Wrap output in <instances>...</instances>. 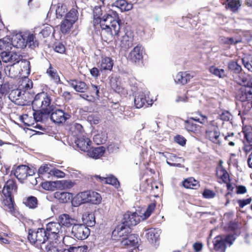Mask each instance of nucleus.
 Masks as SVG:
<instances>
[{"label": "nucleus", "instance_id": "obj_41", "mask_svg": "<svg viewBox=\"0 0 252 252\" xmlns=\"http://www.w3.org/2000/svg\"><path fill=\"white\" fill-rule=\"evenodd\" d=\"M113 65V62L109 57H105L102 59L100 63V68L102 70H111Z\"/></svg>", "mask_w": 252, "mask_h": 252}, {"label": "nucleus", "instance_id": "obj_44", "mask_svg": "<svg viewBox=\"0 0 252 252\" xmlns=\"http://www.w3.org/2000/svg\"><path fill=\"white\" fill-rule=\"evenodd\" d=\"M107 135L105 132H101L94 135V141L97 145L103 144L107 141Z\"/></svg>", "mask_w": 252, "mask_h": 252}, {"label": "nucleus", "instance_id": "obj_11", "mask_svg": "<svg viewBox=\"0 0 252 252\" xmlns=\"http://www.w3.org/2000/svg\"><path fill=\"white\" fill-rule=\"evenodd\" d=\"M130 226H127L123 223L118 225L112 232V236L115 239L119 240L118 237L122 238L126 237L130 233Z\"/></svg>", "mask_w": 252, "mask_h": 252}, {"label": "nucleus", "instance_id": "obj_62", "mask_svg": "<svg viewBox=\"0 0 252 252\" xmlns=\"http://www.w3.org/2000/svg\"><path fill=\"white\" fill-rule=\"evenodd\" d=\"M54 50L55 52L63 54L65 51V49L64 46L61 43H58L55 45Z\"/></svg>", "mask_w": 252, "mask_h": 252}, {"label": "nucleus", "instance_id": "obj_55", "mask_svg": "<svg viewBox=\"0 0 252 252\" xmlns=\"http://www.w3.org/2000/svg\"><path fill=\"white\" fill-rule=\"evenodd\" d=\"M240 6L241 4L239 0H231L228 1L226 7L228 9H230L233 11H235Z\"/></svg>", "mask_w": 252, "mask_h": 252}, {"label": "nucleus", "instance_id": "obj_18", "mask_svg": "<svg viewBox=\"0 0 252 252\" xmlns=\"http://www.w3.org/2000/svg\"><path fill=\"white\" fill-rule=\"evenodd\" d=\"M75 143L81 151L87 152L90 148L91 141L88 138L84 136L77 137L75 140Z\"/></svg>", "mask_w": 252, "mask_h": 252}, {"label": "nucleus", "instance_id": "obj_45", "mask_svg": "<svg viewBox=\"0 0 252 252\" xmlns=\"http://www.w3.org/2000/svg\"><path fill=\"white\" fill-rule=\"evenodd\" d=\"M192 117L190 118L189 119L186 121V128L189 131L195 132L199 130L200 126L194 124L193 121Z\"/></svg>", "mask_w": 252, "mask_h": 252}, {"label": "nucleus", "instance_id": "obj_58", "mask_svg": "<svg viewBox=\"0 0 252 252\" xmlns=\"http://www.w3.org/2000/svg\"><path fill=\"white\" fill-rule=\"evenodd\" d=\"M60 184L64 189H69L73 187L75 184L71 180H62L60 181Z\"/></svg>", "mask_w": 252, "mask_h": 252}, {"label": "nucleus", "instance_id": "obj_4", "mask_svg": "<svg viewBox=\"0 0 252 252\" xmlns=\"http://www.w3.org/2000/svg\"><path fill=\"white\" fill-rule=\"evenodd\" d=\"M240 84L242 87L237 94V99L242 102L252 100V80L243 78Z\"/></svg>", "mask_w": 252, "mask_h": 252}, {"label": "nucleus", "instance_id": "obj_36", "mask_svg": "<svg viewBox=\"0 0 252 252\" xmlns=\"http://www.w3.org/2000/svg\"><path fill=\"white\" fill-rule=\"evenodd\" d=\"M38 200L33 196H30L26 197L23 201L24 204L30 209H35L38 205Z\"/></svg>", "mask_w": 252, "mask_h": 252}, {"label": "nucleus", "instance_id": "obj_23", "mask_svg": "<svg viewBox=\"0 0 252 252\" xmlns=\"http://www.w3.org/2000/svg\"><path fill=\"white\" fill-rule=\"evenodd\" d=\"M213 244L214 249L215 251L220 252H225L226 246L223 240L222 236L218 235L216 236L213 241Z\"/></svg>", "mask_w": 252, "mask_h": 252}, {"label": "nucleus", "instance_id": "obj_17", "mask_svg": "<svg viewBox=\"0 0 252 252\" xmlns=\"http://www.w3.org/2000/svg\"><path fill=\"white\" fill-rule=\"evenodd\" d=\"M207 138L214 143L220 145V132L217 127H214L212 130L208 129L206 131Z\"/></svg>", "mask_w": 252, "mask_h": 252}, {"label": "nucleus", "instance_id": "obj_31", "mask_svg": "<svg viewBox=\"0 0 252 252\" xmlns=\"http://www.w3.org/2000/svg\"><path fill=\"white\" fill-rule=\"evenodd\" d=\"M180 160L184 161V159L182 158L177 157L174 154H170L169 157L167 158L166 163L171 166L182 167V166L181 163H176L180 161Z\"/></svg>", "mask_w": 252, "mask_h": 252}, {"label": "nucleus", "instance_id": "obj_50", "mask_svg": "<svg viewBox=\"0 0 252 252\" xmlns=\"http://www.w3.org/2000/svg\"><path fill=\"white\" fill-rule=\"evenodd\" d=\"M209 70L211 73L219 78H222L226 76L225 71L223 69H220L213 66L210 68Z\"/></svg>", "mask_w": 252, "mask_h": 252}, {"label": "nucleus", "instance_id": "obj_53", "mask_svg": "<svg viewBox=\"0 0 252 252\" xmlns=\"http://www.w3.org/2000/svg\"><path fill=\"white\" fill-rule=\"evenodd\" d=\"M11 39L8 37L0 39V50L6 49L10 48Z\"/></svg>", "mask_w": 252, "mask_h": 252}, {"label": "nucleus", "instance_id": "obj_63", "mask_svg": "<svg viewBox=\"0 0 252 252\" xmlns=\"http://www.w3.org/2000/svg\"><path fill=\"white\" fill-rule=\"evenodd\" d=\"M203 195L205 198H213L215 196L216 193L213 190L205 189L203 191Z\"/></svg>", "mask_w": 252, "mask_h": 252}, {"label": "nucleus", "instance_id": "obj_24", "mask_svg": "<svg viewBox=\"0 0 252 252\" xmlns=\"http://www.w3.org/2000/svg\"><path fill=\"white\" fill-rule=\"evenodd\" d=\"M25 37L26 46L28 45L30 48L32 49L38 46V41L37 40L35 34L30 32H25Z\"/></svg>", "mask_w": 252, "mask_h": 252}, {"label": "nucleus", "instance_id": "obj_48", "mask_svg": "<svg viewBox=\"0 0 252 252\" xmlns=\"http://www.w3.org/2000/svg\"><path fill=\"white\" fill-rule=\"evenodd\" d=\"M89 198V202L94 204H99L101 201V197L98 193L91 190H90Z\"/></svg>", "mask_w": 252, "mask_h": 252}, {"label": "nucleus", "instance_id": "obj_2", "mask_svg": "<svg viewBox=\"0 0 252 252\" xmlns=\"http://www.w3.org/2000/svg\"><path fill=\"white\" fill-rule=\"evenodd\" d=\"M48 239L47 231L43 228L29 230L28 239L32 245L40 250L44 247Z\"/></svg>", "mask_w": 252, "mask_h": 252}, {"label": "nucleus", "instance_id": "obj_49", "mask_svg": "<svg viewBox=\"0 0 252 252\" xmlns=\"http://www.w3.org/2000/svg\"><path fill=\"white\" fill-rule=\"evenodd\" d=\"M65 19L74 23L78 19V11L75 8H72L66 14Z\"/></svg>", "mask_w": 252, "mask_h": 252}, {"label": "nucleus", "instance_id": "obj_27", "mask_svg": "<svg viewBox=\"0 0 252 252\" xmlns=\"http://www.w3.org/2000/svg\"><path fill=\"white\" fill-rule=\"evenodd\" d=\"M68 83L77 92L84 93L88 89V86L84 82L74 80H70Z\"/></svg>", "mask_w": 252, "mask_h": 252}, {"label": "nucleus", "instance_id": "obj_30", "mask_svg": "<svg viewBox=\"0 0 252 252\" xmlns=\"http://www.w3.org/2000/svg\"><path fill=\"white\" fill-rule=\"evenodd\" d=\"M106 7L104 6V5L99 6H95L93 9V16H94V20L93 22L94 25L98 24L99 23V20L102 18L101 16L102 15V8L104 9L105 11V9Z\"/></svg>", "mask_w": 252, "mask_h": 252}, {"label": "nucleus", "instance_id": "obj_6", "mask_svg": "<svg viewBox=\"0 0 252 252\" xmlns=\"http://www.w3.org/2000/svg\"><path fill=\"white\" fill-rule=\"evenodd\" d=\"M71 234L78 240H85L90 235V230L85 224L76 222L72 227Z\"/></svg>", "mask_w": 252, "mask_h": 252}, {"label": "nucleus", "instance_id": "obj_52", "mask_svg": "<svg viewBox=\"0 0 252 252\" xmlns=\"http://www.w3.org/2000/svg\"><path fill=\"white\" fill-rule=\"evenodd\" d=\"M71 129L74 133V136L78 137L79 134H81L83 131V128L80 124L74 123L72 125Z\"/></svg>", "mask_w": 252, "mask_h": 252}, {"label": "nucleus", "instance_id": "obj_1", "mask_svg": "<svg viewBox=\"0 0 252 252\" xmlns=\"http://www.w3.org/2000/svg\"><path fill=\"white\" fill-rule=\"evenodd\" d=\"M121 20L118 14L109 8L105 9V13L99 20L101 29L100 35L103 40L110 42L119 36L121 29Z\"/></svg>", "mask_w": 252, "mask_h": 252}, {"label": "nucleus", "instance_id": "obj_15", "mask_svg": "<svg viewBox=\"0 0 252 252\" xmlns=\"http://www.w3.org/2000/svg\"><path fill=\"white\" fill-rule=\"evenodd\" d=\"M58 221L61 225L69 228L73 226L77 222V220L67 214H63L59 216Z\"/></svg>", "mask_w": 252, "mask_h": 252}, {"label": "nucleus", "instance_id": "obj_5", "mask_svg": "<svg viewBox=\"0 0 252 252\" xmlns=\"http://www.w3.org/2000/svg\"><path fill=\"white\" fill-rule=\"evenodd\" d=\"M0 55L3 62L9 63L11 64L10 68L7 67V68L5 69L6 73L7 74L6 71L8 70L9 72L8 76L11 78L15 77V75L11 73V71L14 69L13 65L17 63H19L21 61V56L15 52L5 51L1 52Z\"/></svg>", "mask_w": 252, "mask_h": 252}, {"label": "nucleus", "instance_id": "obj_7", "mask_svg": "<svg viewBox=\"0 0 252 252\" xmlns=\"http://www.w3.org/2000/svg\"><path fill=\"white\" fill-rule=\"evenodd\" d=\"M34 169L28 166L21 165L16 168L14 175L20 182L23 183L24 180L28 179L29 176L34 175Z\"/></svg>", "mask_w": 252, "mask_h": 252}, {"label": "nucleus", "instance_id": "obj_26", "mask_svg": "<svg viewBox=\"0 0 252 252\" xmlns=\"http://www.w3.org/2000/svg\"><path fill=\"white\" fill-rule=\"evenodd\" d=\"M112 6L119 8L121 11H126L131 10L133 5L126 0H117L112 4Z\"/></svg>", "mask_w": 252, "mask_h": 252}, {"label": "nucleus", "instance_id": "obj_37", "mask_svg": "<svg viewBox=\"0 0 252 252\" xmlns=\"http://www.w3.org/2000/svg\"><path fill=\"white\" fill-rule=\"evenodd\" d=\"M183 186L187 189H196L199 187V182L193 178L190 177L183 182Z\"/></svg>", "mask_w": 252, "mask_h": 252}, {"label": "nucleus", "instance_id": "obj_29", "mask_svg": "<svg viewBox=\"0 0 252 252\" xmlns=\"http://www.w3.org/2000/svg\"><path fill=\"white\" fill-rule=\"evenodd\" d=\"M55 197L61 203H65L70 201L72 198V194L66 192H56Z\"/></svg>", "mask_w": 252, "mask_h": 252}, {"label": "nucleus", "instance_id": "obj_19", "mask_svg": "<svg viewBox=\"0 0 252 252\" xmlns=\"http://www.w3.org/2000/svg\"><path fill=\"white\" fill-rule=\"evenodd\" d=\"M133 37L132 33L127 32L122 36L120 45L123 49L126 50L133 46Z\"/></svg>", "mask_w": 252, "mask_h": 252}, {"label": "nucleus", "instance_id": "obj_46", "mask_svg": "<svg viewBox=\"0 0 252 252\" xmlns=\"http://www.w3.org/2000/svg\"><path fill=\"white\" fill-rule=\"evenodd\" d=\"M46 72L56 83H58L60 81V77L57 70L53 68L51 63H50L49 67L47 70Z\"/></svg>", "mask_w": 252, "mask_h": 252}, {"label": "nucleus", "instance_id": "obj_59", "mask_svg": "<svg viewBox=\"0 0 252 252\" xmlns=\"http://www.w3.org/2000/svg\"><path fill=\"white\" fill-rule=\"evenodd\" d=\"M51 176H54L57 178H63L65 176V173L58 169L53 167Z\"/></svg>", "mask_w": 252, "mask_h": 252}, {"label": "nucleus", "instance_id": "obj_60", "mask_svg": "<svg viewBox=\"0 0 252 252\" xmlns=\"http://www.w3.org/2000/svg\"><path fill=\"white\" fill-rule=\"evenodd\" d=\"M242 63L244 66L248 69V70L252 72V61L248 58H243Z\"/></svg>", "mask_w": 252, "mask_h": 252}, {"label": "nucleus", "instance_id": "obj_40", "mask_svg": "<svg viewBox=\"0 0 252 252\" xmlns=\"http://www.w3.org/2000/svg\"><path fill=\"white\" fill-rule=\"evenodd\" d=\"M18 88L22 92L25 91L29 92V90H30L32 88V82L29 78H25L22 80Z\"/></svg>", "mask_w": 252, "mask_h": 252}, {"label": "nucleus", "instance_id": "obj_61", "mask_svg": "<svg viewBox=\"0 0 252 252\" xmlns=\"http://www.w3.org/2000/svg\"><path fill=\"white\" fill-rule=\"evenodd\" d=\"M65 6L62 5L61 7L58 6L56 9V13L58 18H61L65 13Z\"/></svg>", "mask_w": 252, "mask_h": 252}, {"label": "nucleus", "instance_id": "obj_38", "mask_svg": "<svg viewBox=\"0 0 252 252\" xmlns=\"http://www.w3.org/2000/svg\"><path fill=\"white\" fill-rule=\"evenodd\" d=\"M65 249H60L53 242L45 245L41 251L43 252H63Z\"/></svg>", "mask_w": 252, "mask_h": 252}, {"label": "nucleus", "instance_id": "obj_22", "mask_svg": "<svg viewBox=\"0 0 252 252\" xmlns=\"http://www.w3.org/2000/svg\"><path fill=\"white\" fill-rule=\"evenodd\" d=\"M33 98V94L29 92H23L21 94L20 101L18 102L19 105L25 106L30 105L31 104H32Z\"/></svg>", "mask_w": 252, "mask_h": 252}, {"label": "nucleus", "instance_id": "obj_16", "mask_svg": "<svg viewBox=\"0 0 252 252\" xmlns=\"http://www.w3.org/2000/svg\"><path fill=\"white\" fill-rule=\"evenodd\" d=\"M94 178L95 179L96 181H99L100 183L112 185L116 188H118L120 187V183L118 179L112 175L107 177H103L99 175H94L92 177L93 179Z\"/></svg>", "mask_w": 252, "mask_h": 252}, {"label": "nucleus", "instance_id": "obj_21", "mask_svg": "<svg viewBox=\"0 0 252 252\" xmlns=\"http://www.w3.org/2000/svg\"><path fill=\"white\" fill-rule=\"evenodd\" d=\"M137 235L134 234H129L126 237L121 240V245L127 247L136 246L138 244Z\"/></svg>", "mask_w": 252, "mask_h": 252}, {"label": "nucleus", "instance_id": "obj_9", "mask_svg": "<svg viewBox=\"0 0 252 252\" xmlns=\"http://www.w3.org/2000/svg\"><path fill=\"white\" fill-rule=\"evenodd\" d=\"M140 221V218L136 212H127L123 216L122 223L125 224L127 226L136 225Z\"/></svg>", "mask_w": 252, "mask_h": 252}, {"label": "nucleus", "instance_id": "obj_28", "mask_svg": "<svg viewBox=\"0 0 252 252\" xmlns=\"http://www.w3.org/2000/svg\"><path fill=\"white\" fill-rule=\"evenodd\" d=\"M105 151V148L103 146H99L89 150L88 155L91 158L97 159L101 157Z\"/></svg>", "mask_w": 252, "mask_h": 252}, {"label": "nucleus", "instance_id": "obj_34", "mask_svg": "<svg viewBox=\"0 0 252 252\" xmlns=\"http://www.w3.org/2000/svg\"><path fill=\"white\" fill-rule=\"evenodd\" d=\"M22 93V92L19 88L12 90L9 93L8 98L11 101L19 105L18 102L20 101V98L21 97Z\"/></svg>", "mask_w": 252, "mask_h": 252}, {"label": "nucleus", "instance_id": "obj_43", "mask_svg": "<svg viewBox=\"0 0 252 252\" xmlns=\"http://www.w3.org/2000/svg\"><path fill=\"white\" fill-rule=\"evenodd\" d=\"M90 190L81 192L78 193L76 197L79 202L78 204L90 202Z\"/></svg>", "mask_w": 252, "mask_h": 252}, {"label": "nucleus", "instance_id": "obj_56", "mask_svg": "<svg viewBox=\"0 0 252 252\" xmlns=\"http://www.w3.org/2000/svg\"><path fill=\"white\" fill-rule=\"evenodd\" d=\"M221 42L227 45H234L241 42L240 40H235L233 37H223L221 39Z\"/></svg>", "mask_w": 252, "mask_h": 252}, {"label": "nucleus", "instance_id": "obj_51", "mask_svg": "<svg viewBox=\"0 0 252 252\" xmlns=\"http://www.w3.org/2000/svg\"><path fill=\"white\" fill-rule=\"evenodd\" d=\"M228 68L235 73H239L242 70L241 66L237 62L231 61L228 64Z\"/></svg>", "mask_w": 252, "mask_h": 252}, {"label": "nucleus", "instance_id": "obj_47", "mask_svg": "<svg viewBox=\"0 0 252 252\" xmlns=\"http://www.w3.org/2000/svg\"><path fill=\"white\" fill-rule=\"evenodd\" d=\"M74 23L65 19L61 25V31L63 34L68 33Z\"/></svg>", "mask_w": 252, "mask_h": 252}, {"label": "nucleus", "instance_id": "obj_10", "mask_svg": "<svg viewBox=\"0 0 252 252\" xmlns=\"http://www.w3.org/2000/svg\"><path fill=\"white\" fill-rule=\"evenodd\" d=\"M50 115L51 120L56 124L64 123L70 117V115L60 109H57L55 111L53 110Z\"/></svg>", "mask_w": 252, "mask_h": 252}, {"label": "nucleus", "instance_id": "obj_35", "mask_svg": "<svg viewBox=\"0 0 252 252\" xmlns=\"http://www.w3.org/2000/svg\"><path fill=\"white\" fill-rule=\"evenodd\" d=\"M52 168L53 167L50 164H43L38 169V174L42 177L49 178L51 176Z\"/></svg>", "mask_w": 252, "mask_h": 252}, {"label": "nucleus", "instance_id": "obj_39", "mask_svg": "<svg viewBox=\"0 0 252 252\" xmlns=\"http://www.w3.org/2000/svg\"><path fill=\"white\" fill-rule=\"evenodd\" d=\"M21 68L22 74L24 76H28L30 74L31 64L30 62L26 60H21L19 62Z\"/></svg>", "mask_w": 252, "mask_h": 252}, {"label": "nucleus", "instance_id": "obj_54", "mask_svg": "<svg viewBox=\"0 0 252 252\" xmlns=\"http://www.w3.org/2000/svg\"><path fill=\"white\" fill-rule=\"evenodd\" d=\"M243 132L245 139L250 144H252V128L251 127L244 128Z\"/></svg>", "mask_w": 252, "mask_h": 252}, {"label": "nucleus", "instance_id": "obj_12", "mask_svg": "<svg viewBox=\"0 0 252 252\" xmlns=\"http://www.w3.org/2000/svg\"><path fill=\"white\" fill-rule=\"evenodd\" d=\"M192 73L189 71L180 72L177 73L174 78L175 82L176 84L185 85L193 77Z\"/></svg>", "mask_w": 252, "mask_h": 252}, {"label": "nucleus", "instance_id": "obj_13", "mask_svg": "<svg viewBox=\"0 0 252 252\" xmlns=\"http://www.w3.org/2000/svg\"><path fill=\"white\" fill-rule=\"evenodd\" d=\"M11 44L16 48H24L26 47L25 33H17L11 39Z\"/></svg>", "mask_w": 252, "mask_h": 252}, {"label": "nucleus", "instance_id": "obj_33", "mask_svg": "<svg viewBox=\"0 0 252 252\" xmlns=\"http://www.w3.org/2000/svg\"><path fill=\"white\" fill-rule=\"evenodd\" d=\"M82 220L86 226L92 227L95 225V219L94 214L91 213H86L85 214L83 215Z\"/></svg>", "mask_w": 252, "mask_h": 252}, {"label": "nucleus", "instance_id": "obj_42", "mask_svg": "<svg viewBox=\"0 0 252 252\" xmlns=\"http://www.w3.org/2000/svg\"><path fill=\"white\" fill-rule=\"evenodd\" d=\"M2 204L5 211L11 214L13 213L14 212V204L12 196L7 197L6 199H4L3 201Z\"/></svg>", "mask_w": 252, "mask_h": 252}, {"label": "nucleus", "instance_id": "obj_3", "mask_svg": "<svg viewBox=\"0 0 252 252\" xmlns=\"http://www.w3.org/2000/svg\"><path fill=\"white\" fill-rule=\"evenodd\" d=\"M52 98L51 96L47 93L42 92L38 93L34 97L32 101V109H45L44 112H48V110L53 111L54 105L51 103Z\"/></svg>", "mask_w": 252, "mask_h": 252}, {"label": "nucleus", "instance_id": "obj_64", "mask_svg": "<svg viewBox=\"0 0 252 252\" xmlns=\"http://www.w3.org/2000/svg\"><path fill=\"white\" fill-rule=\"evenodd\" d=\"M52 27L47 26L45 27L41 32L40 33L42 35L43 37L49 36L51 33Z\"/></svg>", "mask_w": 252, "mask_h": 252}, {"label": "nucleus", "instance_id": "obj_8", "mask_svg": "<svg viewBox=\"0 0 252 252\" xmlns=\"http://www.w3.org/2000/svg\"><path fill=\"white\" fill-rule=\"evenodd\" d=\"M45 230L49 237L51 234L53 235L55 239H57L62 233V226L59 221H51L48 223L46 224Z\"/></svg>", "mask_w": 252, "mask_h": 252}, {"label": "nucleus", "instance_id": "obj_25", "mask_svg": "<svg viewBox=\"0 0 252 252\" xmlns=\"http://www.w3.org/2000/svg\"><path fill=\"white\" fill-rule=\"evenodd\" d=\"M134 104L137 108H140L145 106L147 107L151 104L148 103V101L146 99L145 94L143 93H139L136 95L134 98Z\"/></svg>", "mask_w": 252, "mask_h": 252}, {"label": "nucleus", "instance_id": "obj_20", "mask_svg": "<svg viewBox=\"0 0 252 252\" xmlns=\"http://www.w3.org/2000/svg\"><path fill=\"white\" fill-rule=\"evenodd\" d=\"M16 189L17 187L15 181L9 180L5 183L2 192L5 197H10L12 196V191L15 190Z\"/></svg>", "mask_w": 252, "mask_h": 252}, {"label": "nucleus", "instance_id": "obj_57", "mask_svg": "<svg viewBox=\"0 0 252 252\" xmlns=\"http://www.w3.org/2000/svg\"><path fill=\"white\" fill-rule=\"evenodd\" d=\"M147 238L149 241L153 242L156 241L158 238V235L155 232V229H150L146 234Z\"/></svg>", "mask_w": 252, "mask_h": 252}, {"label": "nucleus", "instance_id": "obj_32", "mask_svg": "<svg viewBox=\"0 0 252 252\" xmlns=\"http://www.w3.org/2000/svg\"><path fill=\"white\" fill-rule=\"evenodd\" d=\"M34 112L33 113V116L34 119L36 121L39 122L42 121L43 117H46L50 115V113L52 111L49 110L48 112L45 113V109H33Z\"/></svg>", "mask_w": 252, "mask_h": 252}, {"label": "nucleus", "instance_id": "obj_14", "mask_svg": "<svg viewBox=\"0 0 252 252\" xmlns=\"http://www.w3.org/2000/svg\"><path fill=\"white\" fill-rule=\"evenodd\" d=\"M128 58L132 62H139L143 58V47L138 45L129 53Z\"/></svg>", "mask_w": 252, "mask_h": 252}]
</instances>
